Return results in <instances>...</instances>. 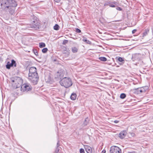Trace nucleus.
I'll return each mask as SVG.
<instances>
[{
  "mask_svg": "<svg viewBox=\"0 0 153 153\" xmlns=\"http://www.w3.org/2000/svg\"><path fill=\"white\" fill-rule=\"evenodd\" d=\"M126 97V94H125L123 93L121 94L120 96V98L122 99H124Z\"/></svg>",
  "mask_w": 153,
  "mask_h": 153,
  "instance_id": "nucleus-22",
  "label": "nucleus"
},
{
  "mask_svg": "<svg viewBox=\"0 0 153 153\" xmlns=\"http://www.w3.org/2000/svg\"><path fill=\"white\" fill-rule=\"evenodd\" d=\"M88 123V118L85 119V120L84 122V125L85 126H86Z\"/></svg>",
  "mask_w": 153,
  "mask_h": 153,
  "instance_id": "nucleus-23",
  "label": "nucleus"
},
{
  "mask_svg": "<svg viewBox=\"0 0 153 153\" xmlns=\"http://www.w3.org/2000/svg\"><path fill=\"white\" fill-rule=\"evenodd\" d=\"M116 9L117 10H119V11H121L122 10V8L121 7H118V6L116 8Z\"/></svg>",
  "mask_w": 153,
  "mask_h": 153,
  "instance_id": "nucleus-32",
  "label": "nucleus"
},
{
  "mask_svg": "<svg viewBox=\"0 0 153 153\" xmlns=\"http://www.w3.org/2000/svg\"><path fill=\"white\" fill-rule=\"evenodd\" d=\"M77 95L75 93H72L71 95L70 98L72 100H75L76 99Z\"/></svg>",
  "mask_w": 153,
  "mask_h": 153,
  "instance_id": "nucleus-14",
  "label": "nucleus"
},
{
  "mask_svg": "<svg viewBox=\"0 0 153 153\" xmlns=\"http://www.w3.org/2000/svg\"><path fill=\"white\" fill-rule=\"evenodd\" d=\"M56 61V60H55V59H54V61Z\"/></svg>",
  "mask_w": 153,
  "mask_h": 153,
  "instance_id": "nucleus-43",
  "label": "nucleus"
},
{
  "mask_svg": "<svg viewBox=\"0 0 153 153\" xmlns=\"http://www.w3.org/2000/svg\"><path fill=\"white\" fill-rule=\"evenodd\" d=\"M111 3L115 4L116 3H117L115 2H114L111 3L110 1H107V2L105 3L104 6H110V4H111Z\"/></svg>",
  "mask_w": 153,
  "mask_h": 153,
  "instance_id": "nucleus-17",
  "label": "nucleus"
},
{
  "mask_svg": "<svg viewBox=\"0 0 153 153\" xmlns=\"http://www.w3.org/2000/svg\"><path fill=\"white\" fill-rule=\"evenodd\" d=\"M110 7H115V6L114 4H110Z\"/></svg>",
  "mask_w": 153,
  "mask_h": 153,
  "instance_id": "nucleus-34",
  "label": "nucleus"
},
{
  "mask_svg": "<svg viewBox=\"0 0 153 153\" xmlns=\"http://www.w3.org/2000/svg\"><path fill=\"white\" fill-rule=\"evenodd\" d=\"M12 82H15V80H12Z\"/></svg>",
  "mask_w": 153,
  "mask_h": 153,
  "instance_id": "nucleus-42",
  "label": "nucleus"
},
{
  "mask_svg": "<svg viewBox=\"0 0 153 153\" xmlns=\"http://www.w3.org/2000/svg\"><path fill=\"white\" fill-rule=\"evenodd\" d=\"M35 74H32V77L30 78V76H28V79L34 85H36L39 80V77L38 73L36 74V76Z\"/></svg>",
  "mask_w": 153,
  "mask_h": 153,
  "instance_id": "nucleus-5",
  "label": "nucleus"
},
{
  "mask_svg": "<svg viewBox=\"0 0 153 153\" xmlns=\"http://www.w3.org/2000/svg\"><path fill=\"white\" fill-rule=\"evenodd\" d=\"M11 63L10 62H7V65H6V68L8 69H9L11 67H16V61L14 59H12L11 61Z\"/></svg>",
  "mask_w": 153,
  "mask_h": 153,
  "instance_id": "nucleus-9",
  "label": "nucleus"
},
{
  "mask_svg": "<svg viewBox=\"0 0 153 153\" xmlns=\"http://www.w3.org/2000/svg\"><path fill=\"white\" fill-rule=\"evenodd\" d=\"M119 121L118 120H115L114 121V123H119Z\"/></svg>",
  "mask_w": 153,
  "mask_h": 153,
  "instance_id": "nucleus-38",
  "label": "nucleus"
},
{
  "mask_svg": "<svg viewBox=\"0 0 153 153\" xmlns=\"http://www.w3.org/2000/svg\"><path fill=\"white\" fill-rule=\"evenodd\" d=\"M120 62H123L124 61V58L121 57H119L117 59Z\"/></svg>",
  "mask_w": 153,
  "mask_h": 153,
  "instance_id": "nucleus-25",
  "label": "nucleus"
},
{
  "mask_svg": "<svg viewBox=\"0 0 153 153\" xmlns=\"http://www.w3.org/2000/svg\"><path fill=\"white\" fill-rule=\"evenodd\" d=\"M136 31L137 30L136 29L133 30L132 31V34L136 32Z\"/></svg>",
  "mask_w": 153,
  "mask_h": 153,
  "instance_id": "nucleus-35",
  "label": "nucleus"
},
{
  "mask_svg": "<svg viewBox=\"0 0 153 153\" xmlns=\"http://www.w3.org/2000/svg\"><path fill=\"white\" fill-rule=\"evenodd\" d=\"M0 3L2 9L8 12L11 15L15 13L17 3L15 0H0Z\"/></svg>",
  "mask_w": 153,
  "mask_h": 153,
  "instance_id": "nucleus-1",
  "label": "nucleus"
},
{
  "mask_svg": "<svg viewBox=\"0 0 153 153\" xmlns=\"http://www.w3.org/2000/svg\"><path fill=\"white\" fill-rule=\"evenodd\" d=\"M46 46L45 44L43 42H41L39 43V47L40 48L45 47Z\"/></svg>",
  "mask_w": 153,
  "mask_h": 153,
  "instance_id": "nucleus-19",
  "label": "nucleus"
},
{
  "mask_svg": "<svg viewBox=\"0 0 153 153\" xmlns=\"http://www.w3.org/2000/svg\"><path fill=\"white\" fill-rule=\"evenodd\" d=\"M37 73V69L36 68L34 67H32L30 68L28 76H30V78L32 77V74H35L36 75V76Z\"/></svg>",
  "mask_w": 153,
  "mask_h": 153,
  "instance_id": "nucleus-10",
  "label": "nucleus"
},
{
  "mask_svg": "<svg viewBox=\"0 0 153 153\" xmlns=\"http://www.w3.org/2000/svg\"><path fill=\"white\" fill-rule=\"evenodd\" d=\"M68 42V41L67 40H64L63 41L62 44L63 45H65L66 44H67Z\"/></svg>",
  "mask_w": 153,
  "mask_h": 153,
  "instance_id": "nucleus-29",
  "label": "nucleus"
},
{
  "mask_svg": "<svg viewBox=\"0 0 153 153\" xmlns=\"http://www.w3.org/2000/svg\"><path fill=\"white\" fill-rule=\"evenodd\" d=\"M85 151L87 153H92V149L91 147L87 145L85 146Z\"/></svg>",
  "mask_w": 153,
  "mask_h": 153,
  "instance_id": "nucleus-13",
  "label": "nucleus"
},
{
  "mask_svg": "<svg viewBox=\"0 0 153 153\" xmlns=\"http://www.w3.org/2000/svg\"><path fill=\"white\" fill-rule=\"evenodd\" d=\"M82 41L83 42H86L88 44H90L91 43V42L88 40H87L86 37H83V39H82Z\"/></svg>",
  "mask_w": 153,
  "mask_h": 153,
  "instance_id": "nucleus-16",
  "label": "nucleus"
},
{
  "mask_svg": "<svg viewBox=\"0 0 153 153\" xmlns=\"http://www.w3.org/2000/svg\"><path fill=\"white\" fill-rule=\"evenodd\" d=\"M33 52L35 55L36 56H38V53L36 49L33 50Z\"/></svg>",
  "mask_w": 153,
  "mask_h": 153,
  "instance_id": "nucleus-28",
  "label": "nucleus"
},
{
  "mask_svg": "<svg viewBox=\"0 0 153 153\" xmlns=\"http://www.w3.org/2000/svg\"><path fill=\"white\" fill-rule=\"evenodd\" d=\"M79 152L80 153H85L84 150L82 148H81L80 149Z\"/></svg>",
  "mask_w": 153,
  "mask_h": 153,
  "instance_id": "nucleus-31",
  "label": "nucleus"
},
{
  "mask_svg": "<svg viewBox=\"0 0 153 153\" xmlns=\"http://www.w3.org/2000/svg\"><path fill=\"white\" fill-rule=\"evenodd\" d=\"M139 54L135 53L133 54L132 55L131 59L133 61H134L137 60H138L139 59Z\"/></svg>",
  "mask_w": 153,
  "mask_h": 153,
  "instance_id": "nucleus-11",
  "label": "nucleus"
},
{
  "mask_svg": "<svg viewBox=\"0 0 153 153\" xmlns=\"http://www.w3.org/2000/svg\"><path fill=\"white\" fill-rule=\"evenodd\" d=\"M30 19L33 20L30 25V27L35 30L39 29L40 27V25L39 21L37 20V17L33 15L31 16Z\"/></svg>",
  "mask_w": 153,
  "mask_h": 153,
  "instance_id": "nucleus-3",
  "label": "nucleus"
},
{
  "mask_svg": "<svg viewBox=\"0 0 153 153\" xmlns=\"http://www.w3.org/2000/svg\"><path fill=\"white\" fill-rule=\"evenodd\" d=\"M59 28V27L58 24H56L53 27V29L54 30H58Z\"/></svg>",
  "mask_w": 153,
  "mask_h": 153,
  "instance_id": "nucleus-20",
  "label": "nucleus"
},
{
  "mask_svg": "<svg viewBox=\"0 0 153 153\" xmlns=\"http://www.w3.org/2000/svg\"><path fill=\"white\" fill-rule=\"evenodd\" d=\"M48 78V80L47 81H46V82H49L50 81H51V77H50L49 76L48 77H47V76H46L45 77V80H46V78Z\"/></svg>",
  "mask_w": 153,
  "mask_h": 153,
  "instance_id": "nucleus-30",
  "label": "nucleus"
},
{
  "mask_svg": "<svg viewBox=\"0 0 153 153\" xmlns=\"http://www.w3.org/2000/svg\"><path fill=\"white\" fill-rule=\"evenodd\" d=\"M65 48V49L64 50H65L67 52H68L69 51L68 49H67L66 47Z\"/></svg>",
  "mask_w": 153,
  "mask_h": 153,
  "instance_id": "nucleus-36",
  "label": "nucleus"
},
{
  "mask_svg": "<svg viewBox=\"0 0 153 153\" xmlns=\"http://www.w3.org/2000/svg\"><path fill=\"white\" fill-rule=\"evenodd\" d=\"M61 148L60 147H57L56 149L55 152L56 153H58L59 152V150Z\"/></svg>",
  "mask_w": 153,
  "mask_h": 153,
  "instance_id": "nucleus-26",
  "label": "nucleus"
},
{
  "mask_svg": "<svg viewBox=\"0 0 153 153\" xmlns=\"http://www.w3.org/2000/svg\"><path fill=\"white\" fill-rule=\"evenodd\" d=\"M102 152L103 153H105L106 152V151L105 150H104L102 151Z\"/></svg>",
  "mask_w": 153,
  "mask_h": 153,
  "instance_id": "nucleus-39",
  "label": "nucleus"
},
{
  "mask_svg": "<svg viewBox=\"0 0 153 153\" xmlns=\"http://www.w3.org/2000/svg\"><path fill=\"white\" fill-rule=\"evenodd\" d=\"M99 59L101 61L105 62L107 61V58L104 57H100L99 58Z\"/></svg>",
  "mask_w": 153,
  "mask_h": 153,
  "instance_id": "nucleus-18",
  "label": "nucleus"
},
{
  "mask_svg": "<svg viewBox=\"0 0 153 153\" xmlns=\"http://www.w3.org/2000/svg\"><path fill=\"white\" fill-rule=\"evenodd\" d=\"M59 83L62 86L65 88H68L72 85L71 79L69 77H65L62 78L60 81Z\"/></svg>",
  "mask_w": 153,
  "mask_h": 153,
  "instance_id": "nucleus-2",
  "label": "nucleus"
},
{
  "mask_svg": "<svg viewBox=\"0 0 153 153\" xmlns=\"http://www.w3.org/2000/svg\"><path fill=\"white\" fill-rule=\"evenodd\" d=\"M128 153H136L135 152H129Z\"/></svg>",
  "mask_w": 153,
  "mask_h": 153,
  "instance_id": "nucleus-40",
  "label": "nucleus"
},
{
  "mask_svg": "<svg viewBox=\"0 0 153 153\" xmlns=\"http://www.w3.org/2000/svg\"><path fill=\"white\" fill-rule=\"evenodd\" d=\"M32 88L30 85L28 83L24 84L22 85L21 87V89L22 91H28L30 90Z\"/></svg>",
  "mask_w": 153,
  "mask_h": 153,
  "instance_id": "nucleus-8",
  "label": "nucleus"
},
{
  "mask_svg": "<svg viewBox=\"0 0 153 153\" xmlns=\"http://www.w3.org/2000/svg\"><path fill=\"white\" fill-rule=\"evenodd\" d=\"M56 2H59L61 0H54Z\"/></svg>",
  "mask_w": 153,
  "mask_h": 153,
  "instance_id": "nucleus-37",
  "label": "nucleus"
},
{
  "mask_svg": "<svg viewBox=\"0 0 153 153\" xmlns=\"http://www.w3.org/2000/svg\"><path fill=\"white\" fill-rule=\"evenodd\" d=\"M48 50V49L47 48H44L42 49V52L43 53H45L47 52Z\"/></svg>",
  "mask_w": 153,
  "mask_h": 153,
  "instance_id": "nucleus-24",
  "label": "nucleus"
},
{
  "mask_svg": "<svg viewBox=\"0 0 153 153\" xmlns=\"http://www.w3.org/2000/svg\"><path fill=\"white\" fill-rule=\"evenodd\" d=\"M18 78V79H19V80H20V79H20V78H19V77H18V78Z\"/></svg>",
  "mask_w": 153,
  "mask_h": 153,
  "instance_id": "nucleus-41",
  "label": "nucleus"
},
{
  "mask_svg": "<svg viewBox=\"0 0 153 153\" xmlns=\"http://www.w3.org/2000/svg\"><path fill=\"white\" fill-rule=\"evenodd\" d=\"M65 73V71L63 69H61L59 70L55 74V79L56 80H61L62 78H63Z\"/></svg>",
  "mask_w": 153,
  "mask_h": 153,
  "instance_id": "nucleus-4",
  "label": "nucleus"
},
{
  "mask_svg": "<svg viewBox=\"0 0 153 153\" xmlns=\"http://www.w3.org/2000/svg\"><path fill=\"white\" fill-rule=\"evenodd\" d=\"M149 32V30L148 29L146 30L143 33V36L144 37L146 36Z\"/></svg>",
  "mask_w": 153,
  "mask_h": 153,
  "instance_id": "nucleus-21",
  "label": "nucleus"
},
{
  "mask_svg": "<svg viewBox=\"0 0 153 153\" xmlns=\"http://www.w3.org/2000/svg\"><path fill=\"white\" fill-rule=\"evenodd\" d=\"M110 153H121V150L119 147L116 146H112L110 150Z\"/></svg>",
  "mask_w": 153,
  "mask_h": 153,
  "instance_id": "nucleus-7",
  "label": "nucleus"
},
{
  "mask_svg": "<svg viewBox=\"0 0 153 153\" xmlns=\"http://www.w3.org/2000/svg\"><path fill=\"white\" fill-rule=\"evenodd\" d=\"M60 146L59 144V140H58L57 142V147H59V146Z\"/></svg>",
  "mask_w": 153,
  "mask_h": 153,
  "instance_id": "nucleus-33",
  "label": "nucleus"
},
{
  "mask_svg": "<svg viewBox=\"0 0 153 153\" xmlns=\"http://www.w3.org/2000/svg\"><path fill=\"white\" fill-rule=\"evenodd\" d=\"M75 31L77 33H80L81 32V30L79 29L78 28H75Z\"/></svg>",
  "mask_w": 153,
  "mask_h": 153,
  "instance_id": "nucleus-27",
  "label": "nucleus"
},
{
  "mask_svg": "<svg viewBox=\"0 0 153 153\" xmlns=\"http://www.w3.org/2000/svg\"><path fill=\"white\" fill-rule=\"evenodd\" d=\"M72 52L73 53H76L78 51V48L76 47H73L71 48Z\"/></svg>",
  "mask_w": 153,
  "mask_h": 153,
  "instance_id": "nucleus-15",
  "label": "nucleus"
},
{
  "mask_svg": "<svg viewBox=\"0 0 153 153\" xmlns=\"http://www.w3.org/2000/svg\"><path fill=\"white\" fill-rule=\"evenodd\" d=\"M126 133V131H121L119 134V137L121 139H123L125 137Z\"/></svg>",
  "mask_w": 153,
  "mask_h": 153,
  "instance_id": "nucleus-12",
  "label": "nucleus"
},
{
  "mask_svg": "<svg viewBox=\"0 0 153 153\" xmlns=\"http://www.w3.org/2000/svg\"><path fill=\"white\" fill-rule=\"evenodd\" d=\"M148 89V87L147 86L138 88L134 89V92L137 94L144 93L146 92Z\"/></svg>",
  "mask_w": 153,
  "mask_h": 153,
  "instance_id": "nucleus-6",
  "label": "nucleus"
}]
</instances>
